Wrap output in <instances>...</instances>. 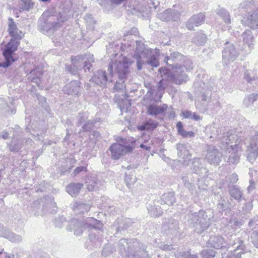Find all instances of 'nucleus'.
Instances as JSON below:
<instances>
[{
	"label": "nucleus",
	"mask_w": 258,
	"mask_h": 258,
	"mask_svg": "<svg viewBox=\"0 0 258 258\" xmlns=\"http://www.w3.org/2000/svg\"><path fill=\"white\" fill-rule=\"evenodd\" d=\"M208 244L211 247H214L216 249H221L225 247L228 244L225 242L224 238L220 236H212L208 240ZM229 244H233L232 243H229Z\"/></svg>",
	"instance_id": "nucleus-19"
},
{
	"label": "nucleus",
	"mask_w": 258,
	"mask_h": 258,
	"mask_svg": "<svg viewBox=\"0 0 258 258\" xmlns=\"http://www.w3.org/2000/svg\"><path fill=\"white\" fill-rule=\"evenodd\" d=\"M66 17L49 15V12H44L38 21V30L43 34H46L52 29H56L66 21Z\"/></svg>",
	"instance_id": "nucleus-3"
},
{
	"label": "nucleus",
	"mask_w": 258,
	"mask_h": 258,
	"mask_svg": "<svg viewBox=\"0 0 258 258\" xmlns=\"http://www.w3.org/2000/svg\"><path fill=\"white\" fill-rule=\"evenodd\" d=\"M192 171L198 175H201L204 172L205 173L208 172L205 168V165L202 163V160L199 158H194L192 162Z\"/></svg>",
	"instance_id": "nucleus-22"
},
{
	"label": "nucleus",
	"mask_w": 258,
	"mask_h": 258,
	"mask_svg": "<svg viewBox=\"0 0 258 258\" xmlns=\"http://www.w3.org/2000/svg\"><path fill=\"white\" fill-rule=\"evenodd\" d=\"M120 253L127 258H148V251L145 246L134 239H120L118 242Z\"/></svg>",
	"instance_id": "nucleus-1"
},
{
	"label": "nucleus",
	"mask_w": 258,
	"mask_h": 258,
	"mask_svg": "<svg viewBox=\"0 0 258 258\" xmlns=\"http://www.w3.org/2000/svg\"><path fill=\"white\" fill-rule=\"evenodd\" d=\"M115 249L111 246V245H108L103 248L102 251V254L103 255L107 256V255L113 252Z\"/></svg>",
	"instance_id": "nucleus-58"
},
{
	"label": "nucleus",
	"mask_w": 258,
	"mask_h": 258,
	"mask_svg": "<svg viewBox=\"0 0 258 258\" xmlns=\"http://www.w3.org/2000/svg\"><path fill=\"white\" fill-rule=\"evenodd\" d=\"M159 72L162 77L167 78L169 80L170 78V74L172 73V71H169L165 67H162L159 69Z\"/></svg>",
	"instance_id": "nucleus-55"
},
{
	"label": "nucleus",
	"mask_w": 258,
	"mask_h": 258,
	"mask_svg": "<svg viewBox=\"0 0 258 258\" xmlns=\"http://www.w3.org/2000/svg\"><path fill=\"white\" fill-rule=\"evenodd\" d=\"M258 99V93H254L248 95L243 99V104L245 107H249Z\"/></svg>",
	"instance_id": "nucleus-38"
},
{
	"label": "nucleus",
	"mask_w": 258,
	"mask_h": 258,
	"mask_svg": "<svg viewBox=\"0 0 258 258\" xmlns=\"http://www.w3.org/2000/svg\"><path fill=\"white\" fill-rule=\"evenodd\" d=\"M98 120L97 119H89L86 121L85 124L82 126L80 132H89L91 131L94 127Z\"/></svg>",
	"instance_id": "nucleus-50"
},
{
	"label": "nucleus",
	"mask_w": 258,
	"mask_h": 258,
	"mask_svg": "<svg viewBox=\"0 0 258 258\" xmlns=\"http://www.w3.org/2000/svg\"><path fill=\"white\" fill-rule=\"evenodd\" d=\"M136 42L137 44L136 55L138 57L142 58V56H144L147 53L148 50L141 41L137 40Z\"/></svg>",
	"instance_id": "nucleus-37"
},
{
	"label": "nucleus",
	"mask_w": 258,
	"mask_h": 258,
	"mask_svg": "<svg viewBox=\"0 0 258 258\" xmlns=\"http://www.w3.org/2000/svg\"><path fill=\"white\" fill-rule=\"evenodd\" d=\"M112 77L113 76H111L110 73L109 76H107L105 71L99 70L92 77L91 80L97 85L104 87L107 82L113 81L112 80Z\"/></svg>",
	"instance_id": "nucleus-11"
},
{
	"label": "nucleus",
	"mask_w": 258,
	"mask_h": 258,
	"mask_svg": "<svg viewBox=\"0 0 258 258\" xmlns=\"http://www.w3.org/2000/svg\"><path fill=\"white\" fill-rule=\"evenodd\" d=\"M253 205L251 202L246 203L242 207V212L244 213H248L252 208Z\"/></svg>",
	"instance_id": "nucleus-61"
},
{
	"label": "nucleus",
	"mask_w": 258,
	"mask_h": 258,
	"mask_svg": "<svg viewBox=\"0 0 258 258\" xmlns=\"http://www.w3.org/2000/svg\"><path fill=\"white\" fill-rule=\"evenodd\" d=\"M181 258H198L196 254H191L189 250L185 251L182 255Z\"/></svg>",
	"instance_id": "nucleus-64"
},
{
	"label": "nucleus",
	"mask_w": 258,
	"mask_h": 258,
	"mask_svg": "<svg viewBox=\"0 0 258 258\" xmlns=\"http://www.w3.org/2000/svg\"><path fill=\"white\" fill-rule=\"evenodd\" d=\"M176 149L178 157L183 160L185 164H188L191 158V154L187 148V145L179 143L176 144Z\"/></svg>",
	"instance_id": "nucleus-17"
},
{
	"label": "nucleus",
	"mask_w": 258,
	"mask_h": 258,
	"mask_svg": "<svg viewBox=\"0 0 258 258\" xmlns=\"http://www.w3.org/2000/svg\"><path fill=\"white\" fill-rule=\"evenodd\" d=\"M217 14L219 16L226 24H230L231 20L229 13L223 8H219L218 9Z\"/></svg>",
	"instance_id": "nucleus-41"
},
{
	"label": "nucleus",
	"mask_w": 258,
	"mask_h": 258,
	"mask_svg": "<svg viewBox=\"0 0 258 258\" xmlns=\"http://www.w3.org/2000/svg\"><path fill=\"white\" fill-rule=\"evenodd\" d=\"M176 202L175 194L173 192H169L163 194L161 197L160 200L157 202V204H160L164 207H166V205L172 206Z\"/></svg>",
	"instance_id": "nucleus-21"
},
{
	"label": "nucleus",
	"mask_w": 258,
	"mask_h": 258,
	"mask_svg": "<svg viewBox=\"0 0 258 258\" xmlns=\"http://www.w3.org/2000/svg\"><path fill=\"white\" fill-rule=\"evenodd\" d=\"M168 228L169 230L172 233L176 232L179 229L177 221L173 220L172 222L169 223Z\"/></svg>",
	"instance_id": "nucleus-57"
},
{
	"label": "nucleus",
	"mask_w": 258,
	"mask_h": 258,
	"mask_svg": "<svg viewBox=\"0 0 258 258\" xmlns=\"http://www.w3.org/2000/svg\"><path fill=\"white\" fill-rule=\"evenodd\" d=\"M139 33L138 30L136 27L132 28L130 31L126 32L123 35L124 37H126L129 35H137Z\"/></svg>",
	"instance_id": "nucleus-62"
},
{
	"label": "nucleus",
	"mask_w": 258,
	"mask_h": 258,
	"mask_svg": "<svg viewBox=\"0 0 258 258\" xmlns=\"http://www.w3.org/2000/svg\"><path fill=\"white\" fill-rule=\"evenodd\" d=\"M86 183L87 188L89 191L98 190L99 185L100 184V182L94 177H91L90 179H89Z\"/></svg>",
	"instance_id": "nucleus-42"
},
{
	"label": "nucleus",
	"mask_w": 258,
	"mask_h": 258,
	"mask_svg": "<svg viewBox=\"0 0 258 258\" xmlns=\"http://www.w3.org/2000/svg\"><path fill=\"white\" fill-rule=\"evenodd\" d=\"M205 15L204 13H200L193 15L186 22V27L189 30H194V26L198 27L205 22Z\"/></svg>",
	"instance_id": "nucleus-14"
},
{
	"label": "nucleus",
	"mask_w": 258,
	"mask_h": 258,
	"mask_svg": "<svg viewBox=\"0 0 258 258\" xmlns=\"http://www.w3.org/2000/svg\"><path fill=\"white\" fill-rule=\"evenodd\" d=\"M116 224H117L116 231L119 232L131 226V221L130 219L127 218L118 219L114 224V226H116Z\"/></svg>",
	"instance_id": "nucleus-33"
},
{
	"label": "nucleus",
	"mask_w": 258,
	"mask_h": 258,
	"mask_svg": "<svg viewBox=\"0 0 258 258\" xmlns=\"http://www.w3.org/2000/svg\"><path fill=\"white\" fill-rule=\"evenodd\" d=\"M99 234L100 232L97 231L90 233L89 235V239L94 244V246H100L102 242L103 239L102 237H99Z\"/></svg>",
	"instance_id": "nucleus-43"
},
{
	"label": "nucleus",
	"mask_w": 258,
	"mask_h": 258,
	"mask_svg": "<svg viewBox=\"0 0 258 258\" xmlns=\"http://www.w3.org/2000/svg\"><path fill=\"white\" fill-rule=\"evenodd\" d=\"M72 65L68 66L67 70L72 74L75 75L77 74V71L84 69L85 72L91 71L92 63L94 62L93 55L90 53L84 55H78L71 57Z\"/></svg>",
	"instance_id": "nucleus-4"
},
{
	"label": "nucleus",
	"mask_w": 258,
	"mask_h": 258,
	"mask_svg": "<svg viewBox=\"0 0 258 258\" xmlns=\"http://www.w3.org/2000/svg\"><path fill=\"white\" fill-rule=\"evenodd\" d=\"M176 84H181L186 82L188 76L184 73L182 67H179L172 70L169 80Z\"/></svg>",
	"instance_id": "nucleus-12"
},
{
	"label": "nucleus",
	"mask_w": 258,
	"mask_h": 258,
	"mask_svg": "<svg viewBox=\"0 0 258 258\" xmlns=\"http://www.w3.org/2000/svg\"><path fill=\"white\" fill-rule=\"evenodd\" d=\"M242 37L244 44L247 45L248 51L250 50L253 41V36L250 30H246L242 33Z\"/></svg>",
	"instance_id": "nucleus-32"
},
{
	"label": "nucleus",
	"mask_w": 258,
	"mask_h": 258,
	"mask_svg": "<svg viewBox=\"0 0 258 258\" xmlns=\"http://www.w3.org/2000/svg\"><path fill=\"white\" fill-rule=\"evenodd\" d=\"M207 41L206 35L201 32H197L192 39V42L197 45H203Z\"/></svg>",
	"instance_id": "nucleus-44"
},
{
	"label": "nucleus",
	"mask_w": 258,
	"mask_h": 258,
	"mask_svg": "<svg viewBox=\"0 0 258 258\" xmlns=\"http://www.w3.org/2000/svg\"><path fill=\"white\" fill-rule=\"evenodd\" d=\"M183 57V56L181 55V54L179 53V52H174L170 54V56L166 55L165 57L164 61L167 64L173 65L172 63L170 64V63L168 62V61H170V62H173L174 61L177 60L179 58L180 59Z\"/></svg>",
	"instance_id": "nucleus-47"
},
{
	"label": "nucleus",
	"mask_w": 258,
	"mask_h": 258,
	"mask_svg": "<svg viewBox=\"0 0 258 258\" xmlns=\"http://www.w3.org/2000/svg\"><path fill=\"white\" fill-rule=\"evenodd\" d=\"M244 80L246 89L252 91L258 86V77L251 71L246 70L244 74Z\"/></svg>",
	"instance_id": "nucleus-13"
},
{
	"label": "nucleus",
	"mask_w": 258,
	"mask_h": 258,
	"mask_svg": "<svg viewBox=\"0 0 258 258\" xmlns=\"http://www.w3.org/2000/svg\"><path fill=\"white\" fill-rule=\"evenodd\" d=\"M22 146V141L16 139L15 137H14L9 145V150L11 152H17L21 148Z\"/></svg>",
	"instance_id": "nucleus-39"
},
{
	"label": "nucleus",
	"mask_w": 258,
	"mask_h": 258,
	"mask_svg": "<svg viewBox=\"0 0 258 258\" xmlns=\"http://www.w3.org/2000/svg\"><path fill=\"white\" fill-rule=\"evenodd\" d=\"M167 105L163 104L161 106L151 104L148 106L147 112L151 115H156L163 113L167 109Z\"/></svg>",
	"instance_id": "nucleus-26"
},
{
	"label": "nucleus",
	"mask_w": 258,
	"mask_h": 258,
	"mask_svg": "<svg viewBox=\"0 0 258 258\" xmlns=\"http://www.w3.org/2000/svg\"><path fill=\"white\" fill-rule=\"evenodd\" d=\"M131 64L126 58H123L122 61L115 60L109 64L108 71L110 75L113 76L114 70V73L117 74L120 81L115 83L114 87L115 90H121L125 87L124 80L128 75Z\"/></svg>",
	"instance_id": "nucleus-2"
},
{
	"label": "nucleus",
	"mask_w": 258,
	"mask_h": 258,
	"mask_svg": "<svg viewBox=\"0 0 258 258\" xmlns=\"http://www.w3.org/2000/svg\"><path fill=\"white\" fill-rule=\"evenodd\" d=\"M137 180L136 177L134 174H125V182L127 186L134 184Z\"/></svg>",
	"instance_id": "nucleus-53"
},
{
	"label": "nucleus",
	"mask_w": 258,
	"mask_h": 258,
	"mask_svg": "<svg viewBox=\"0 0 258 258\" xmlns=\"http://www.w3.org/2000/svg\"><path fill=\"white\" fill-rule=\"evenodd\" d=\"M239 245L236 249L231 251L227 255V258H245V254L246 252V246L243 242L238 240Z\"/></svg>",
	"instance_id": "nucleus-20"
},
{
	"label": "nucleus",
	"mask_w": 258,
	"mask_h": 258,
	"mask_svg": "<svg viewBox=\"0 0 258 258\" xmlns=\"http://www.w3.org/2000/svg\"><path fill=\"white\" fill-rule=\"evenodd\" d=\"M148 210L150 214L153 216H159L162 214V210H167V207H160L159 205H150L148 207Z\"/></svg>",
	"instance_id": "nucleus-36"
},
{
	"label": "nucleus",
	"mask_w": 258,
	"mask_h": 258,
	"mask_svg": "<svg viewBox=\"0 0 258 258\" xmlns=\"http://www.w3.org/2000/svg\"><path fill=\"white\" fill-rule=\"evenodd\" d=\"M250 146L258 149V131H256L255 135L250 138Z\"/></svg>",
	"instance_id": "nucleus-56"
},
{
	"label": "nucleus",
	"mask_w": 258,
	"mask_h": 258,
	"mask_svg": "<svg viewBox=\"0 0 258 258\" xmlns=\"http://www.w3.org/2000/svg\"><path fill=\"white\" fill-rule=\"evenodd\" d=\"M72 208L76 214H83L90 210V205L83 202L76 201Z\"/></svg>",
	"instance_id": "nucleus-24"
},
{
	"label": "nucleus",
	"mask_w": 258,
	"mask_h": 258,
	"mask_svg": "<svg viewBox=\"0 0 258 258\" xmlns=\"http://www.w3.org/2000/svg\"><path fill=\"white\" fill-rule=\"evenodd\" d=\"M185 187L189 190L192 195L196 193V187L191 182H186Z\"/></svg>",
	"instance_id": "nucleus-63"
},
{
	"label": "nucleus",
	"mask_w": 258,
	"mask_h": 258,
	"mask_svg": "<svg viewBox=\"0 0 258 258\" xmlns=\"http://www.w3.org/2000/svg\"><path fill=\"white\" fill-rule=\"evenodd\" d=\"M221 141L222 143L228 145L232 143L234 140H237L236 135L233 134L231 132H223L222 135H218L217 137Z\"/></svg>",
	"instance_id": "nucleus-28"
},
{
	"label": "nucleus",
	"mask_w": 258,
	"mask_h": 258,
	"mask_svg": "<svg viewBox=\"0 0 258 258\" xmlns=\"http://www.w3.org/2000/svg\"><path fill=\"white\" fill-rule=\"evenodd\" d=\"M42 75V71L39 68L31 70L28 74V80L39 85L40 83V77Z\"/></svg>",
	"instance_id": "nucleus-29"
},
{
	"label": "nucleus",
	"mask_w": 258,
	"mask_h": 258,
	"mask_svg": "<svg viewBox=\"0 0 258 258\" xmlns=\"http://www.w3.org/2000/svg\"><path fill=\"white\" fill-rule=\"evenodd\" d=\"M225 44L226 46L222 51V57L224 63L228 64L236 59L239 52L233 44H229L226 42Z\"/></svg>",
	"instance_id": "nucleus-7"
},
{
	"label": "nucleus",
	"mask_w": 258,
	"mask_h": 258,
	"mask_svg": "<svg viewBox=\"0 0 258 258\" xmlns=\"http://www.w3.org/2000/svg\"><path fill=\"white\" fill-rule=\"evenodd\" d=\"M252 242L256 248H258V232H253L251 235Z\"/></svg>",
	"instance_id": "nucleus-60"
},
{
	"label": "nucleus",
	"mask_w": 258,
	"mask_h": 258,
	"mask_svg": "<svg viewBox=\"0 0 258 258\" xmlns=\"http://www.w3.org/2000/svg\"><path fill=\"white\" fill-rule=\"evenodd\" d=\"M250 27H255L256 23L258 22V8L256 10L253 11L251 14L247 19Z\"/></svg>",
	"instance_id": "nucleus-45"
},
{
	"label": "nucleus",
	"mask_w": 258,
	"mask_h": 258,
	"mask_svg": "<svg viewBox=\"0 0 258 258\" xmlns=\"http://www.w3.org/2000/svg\"><path fill=\"white\" fill-rule=\"evenodd\" d=\"M233 207L232 204L226 197L221 198L217 204V208L220 212L230 210Z\"/></svg>",
	"instance_id": "nucleus-30"
},
{
	"label": "nucleus",
	"mask_w": 258,
	"mask_h": 258,
	"mask_svg": "<svg viewBox=\"0 0 258 258\" xmlns=\"http://www.w3.org/2000/svg\"><path fill=\"white\" fill-rule=\"evenodd\" d=\"M158 122L152 119H149L138 126V129L140 131H153L158 125Z\"/></svg>",
	"instance_id": "nucleus-31"
},
{
	"label": "nucleus",
	"mask_w": 258,
	"mask_h": 258,
	"mask_svg": "<svg viewBox=\"0 0 258 258\" xmlns=\"http://www.w3.org/2000/svg\"><path fill=\"white\" fill-rule=\"evenodd\" d=\"M201 253L202 258H214L216 255V251L211 249H204Z\"/></svg>",
	"instance_id": "nucleus-52"
},
{
	"label": "nucleus",
	"mask_w": 258,
	"mask_h": 258,
	"mask_svg": "<svg viewBox=\"0 0 258 258\" xmlns=\"http://www.w3.org/2000/svg\"><path fill=\"white\" fill-rule=\"evenodd\" d=\"M185 59V62L184 63V67H185L186 71H189L192 68V62L190 59H188L186 56L183 57V59Z\"/></svg>",
	"instance_id": "nucleus-59"
},
{
	"label": "nucleus",
	"mask_w": 258,
	"mask_h": 258,
	"mask_svg": "<svg viewBox=\"0 0 258 258\" xmlns=\"http://www.w3.org/2000/svg\"><path fill=\"white\" fill-rule=\"evenodd\" d=\"M22 3L23 6L21 8L22 10L29 11L32 9L34 6V4L31 0H20Z\"/></svg>",
	"instance_id": "nucleus-54"
},
{
	"label": "nucleus",
	"mask_w": 258,
	"mask_h": 258,
	"mask_svg": "<svg viewBox=\"0 0 258 258\" xmlns=\"http://www.w3.org/2000/svg\"><path fill=\"white\" fill-rule=\"evenodd\" d=\"M222 153L215 147L209 146L208 148L206 159L210 164L218 165L222 159Z\"/></svg>",
	"instance_id": "nucleus-10"
},
{
	"label": "nucleus",
	"mask_w": 258,
	"mask_h": 258,
	"mask_svg": "<svg viewBox=\"0 0 258 258\" xmlns=\"http://www.w3.org/2000/svg\"><path fill=\"white\" fill-rule=\"evenodd\" d=\"M158 56V52L156 51L155 54L151 55L149 57L148 60L147 61V64L153 67H158L159 65Z\"/></svg>",
	"instance_id": "nucleus-49"
},
{
	"label": "nucleus",
	"mask_w": 258,
	"mask_h": 258,
	"mask_svg": "<svg viewBox=\"0 0 258 258\" xmlns=\"http://www.w3.org/2000/svg\"><path fill=\"white\" fill-rule=\"evenodd\" d=\"M258 156V149L249 147L247 151V158L249 162L254 161Z\"/></svg>",
	"instance_id": "nucleus-46"
},
{
	"label": "nucleus",
	"mask_w": 258,
	"mask_h": 258,
	"mask_svg": "<svg viewBox=\"0 0 258 258\" xmlns=\"http://www.w3.org/2000/svg\"><path fill=\"white\" fill-rule=\"evenodd\" d=\"M87 25V29L88 31H93L96 24V21L94 19L92 15L86 14L84 18Z\"/></svg>",
	"instance_id": "nucleus-40"
},
{
	"label": "nucleus",
	"mask_w": 258,
	"mask_h": 258,
	"mask_svg": "<svg viewBox=\"0 0 258 258\" xmlns=\"http://www.w3.org/2000/svg\"><path fill=\"white\" fill-rule=\"evenodd\" d=\"M255 7V2L253 0H245L239 6V9H244L246 11L252 9Z\"/></svg>",
	"instance_id": "nucleus-48"
},
{
	"label": "nucleus",
	"mask_w": 258,
	"mask_h": 258,
	"mask_svg": "<svg viewBox=\"0 0 258 258\" xmlns=\"http://www.w3.org/2000/svg\"><path fill=\"white\" fill-rule=\"evenodd\" d=\"M85 229H86V227L84 226V222L75 218L71 220L67 227L68 230H73L74 234L77 236L82 234Z\"/></svg>",
	"instance_id": "nucleus-15"
},
{
	"label": "nucleus",
	"mask_w": 258,
	"mask_h": 258,
	"mask_svg": "<svg viewBox=\"0 0 258 258\" xmlns=\"http://www.w3.org/2000/svg\"><path fill=\"white\" fill-rule=\"evenodd\" d=\"M89 113L87 112H83L79 113L77 116V126H80L82 124L85 123L88 120Z\"/></svg>",
	"instance_id": "nucleus-51"
},
{
	"label": "nucleus",
	"mask_w": 258,
	"mask_h": 258,
	"mask_svg": "<svg viewBox=\"0 0 258 258\" xmlns=\"http://www.w3.org/2000/svg\"><path fill=\"white\" fill-rule=\"evenodd\" d=\"M2 236L9 239L12 242L18 243L22 240V237L20 235L16 234L7 230L3 235Z\"/></svg>",
	"instance_id": "nucleus-35"
},
{
	"label": "nucleus",
	"mask_w": 258,
	"mask_h": 258,
	"mask_svg": "<svg viewBox=\"0 0 258 258\" xmlns=\"http://www.w3.org/2000/svg\"><path fill=\"white\" fill-rule=\"evenodd\" d=\"M176 128L178 134L183 138H192L195 137V134L192 131H186L183 128V124L178 121L176 124Z\"/></svg>",
	"instance_id": "nucleus-34"
},
{
	"label": "nucleus",
	"mask_w": 258,
	"mask_h": 258,
	"mask_svg": "<svg viewBox=\"0 0 258 258\" xmlns=\"http://www.w3.org/2000/svg\"><path fill=\"white\" fill-rule=\"evenodd\" d=\"M63 91L68 95L78 96L80 94V82L75 80L66 84L63 88Z\"/></svg>",
	"instance_id": "nucleus-16"
},
{
	"label": "nucleus",
	"mask_w": 258,
	"mask_h": 258,
	"mask_svg": "<svg viewBox=\"0 0 258 258\" xmlns=\"http://www.w3.org/2000/svg\"><path fill=\"white\" fill-rule=\"evenodd\" d=\"M20 40L12 38L3 49V55L5 61L0 62V68H7L15 61L13 57L15 52L20 45Z\"/></svg>",
	"instance_id": "nucleus-6"
},
{
	"label": "nucleus",
	"mask_w": 258,
	"mask_h": 258,
	"mask_svg": "<svg viewBox=\"0 0 258 258\" xmlns=\"http://www.w3.org/2000/svg\"><path fill=\"white\" fill-rule=\"evenodd\" d=\"M189 222L193 225L198 233H201L206 230L211 224L210 218L204 210L192 214L189 217Z\"/></svg>",
	"instance_id": "nucleus-5"
},
{
	"label": "nucleus",
	"mask_w": 258,
	"mask_h": 258,
	"mask_svg": "<svg viewBox=\"0 0 258 258\" xmlns=\"http://www.w3.org/2000/svg\"><path fill=\"white\" fill-rule=\"evenodd\" d=\"M111 152V158L118 159L124 154L131 152L133 148L131 146H124L118 143L113 144L109 148Z\"/></svg>",
	"instance_id": "nucleus-9"
},
{
	"label": "nucleus",
	"mask_w": 258,
	"mask_h": 258,
	"mask_svg": "<svg viewBox=\"0 0 258 258\" xmlns=\"http://www.w3.org/2000/svg\"><path fill=\"white\" fill-rule=\"evenodd\" d=\"M83 184L80 183L72 182L68 184L66 188L67 192L73 197H76L80 192Z\"/></svg>",
	"instance_id": "nucleus-25"
},
{
	"label": "nucleus",
	"mask_w": 258,
	"mask_h": 258,
	"mask_svg": "<svg viewBox=\"0 0 258 258\" xmlns=\"http://www.w3.org/2000/svg\"><path fill=\"white\" fill-rule=\"evenodd\" d=\"M84 226L86 228L98 230H100L102 227L101 222L92 217H87L84 222Z\"/></svg>",
	"instance_id": "nucleus-27"
},
{
	"label": "nucleus",
	"mask_w": 258,
	"mask_h": 258,
	"mask_svg": "<svg viewBox=\"0 0 258 258\" xmlns=\"http://www.w3.org/2000/svg\"><path fill=\"white\" fill-rule=\"evenodd\" d=\"M229 193L231 197L237 201L240 202L242 198L243 192L241 188L236 185H228Z\"/></svg>",
	"instance_id": "nucleus-23"
},
{
	"label": "nucleus",
	"mask_w": 258,
	"mask_h": 258,
	"mask_svg": "<svg viewBox=\"0 0 258 258\" xmlns=\"http://www.w3.org/2000/svg\"><path fill=\"white\" fill-rule=\"evenodd\" d=\"M227 156H226V160L229 164H236L240 159L242 149L238 144L231 145L227 148Z\"/></svg>",
	"instance_id": "nucleus-8"
},
{
	"label": "nucleus",
	"mask_w": 258,
	"mask_h": 258,
	"mask_svg": "<svg viewBox=\"0 0 258 258\" xmlns=\"http://www.w3.org/2000/svg\"><path fill=\"white\" fill-rule=\"evenodd\" d=\"M18 28L14 20L12 18L8 19V32L10 36L12 37L13 39H17L21 40L24 36L22 32L20 31L19 33L18 32Z\"/></svg>",
	"instance_id": "nucleus-18"
}]
</instances>
